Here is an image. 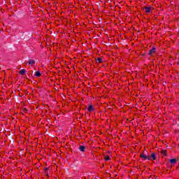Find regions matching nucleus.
<instances>
[{"mask_svg": "<svg viewBox=\"0 0 179 179\" xmlns=\"http://www.w3.org/2000/svg\"><path fill=\"white\" fill-rule=\"evenodd\" d=\"M32 36H33L31 35V34H27L25 35H22V38H23V40L29 41L30 40V38H31Z\"/></svg>", "mask_w": 179, "mask_h": 179, "instance_id": "nucleus-1", "label": "nucleus"}, {"mask_svg": "<svg viewBox=\"0 0 179 179\" xmlns=\"http://www.w3.org/2000/svg\"><path fill=\"white\" fill-rule=\"evenodd\" d=\"M140 157L144 160H150V156H146L145 154L140 155Z\"/></svg>", "mask_w": 179, "mask_h": 179, "instance_id": "nucleus-2", "label": "nucleus"}, {"mask_svg": "<svg viewBox=\"0 0 179 179\" xmlns=\"http://www.w3.org/2000/svg\"><path fill=\"white\" fill-rule=\"evenodd\" d=\"M156 52V48L153 47L151 50H150L149 55H153Z\"/></svg>", "mask_w": 179, "mask_h": 179, "instance_id": "nucleus-3", "label": "nucleus"}, {"mask_svg": "<svg viewBox=\"0 0 179 179\" xmlns=\"http://www.w3.org/2000/svg\"><path fill=\"white\" fill-rule=\"evenodd\" d=\"M87 110L90 111V113H92V111H94V108L92 105H90L88 106Z\"/></svg>", "mask_w": 179, "mask_h": 179, "instance_id": "nucleus-4", "label": "nucleus"}, {"mask_svg": "<svg viewBox=\"0 0 179 179\" xmlns=\"http://www.w3.org/2000/svg\"><path fill=\"white\" fill-rule=\"evenodd\" d=\"M27 63L29 64V65H33V64H36V61L31 60V59H29Z\"/></svg>", "mask_w": 179, "mask_h": 179, "instance_id": "nucleus-5", "label": "nucleus"}, {"mask_svg": "<svg viewBox=\"0 0 179 179\" xmlns=\"http://www.w3.org/2000/svg\"><path fill=\"white\" fill-rule=\"evenodd\" d=\"M161 155H162V156H167V150H162L161 151Z\"/></svg>", "mask_w": 179, "mask_h": 179, "instance_id": "nucleus-6", "label": "nucleus"}, {"mask_svg": "<svg viewBox=\"0 0 179 179\" xmlns=\"http://www.w3.org/2000/svg\"><path fill=\"white\" fill-rule=\"evenodd\" d=\"M85 149H86V147L84 145H80L79 150H80V152H85Z\"/></svg>", "mask_w": 179, "mask_h": 179, "instance_id": "nucleus-7", "label": "nucleus"}, {"mask_svg": "<svg viewBox=\"0 0 179 179\" xmlns=\"http://www.w3.org/2000/svg\"><path fill=\"white\" fill-rule=\"evenodd\" d=\"M144 9L146 13H150V7H145Z\"/></svg>", "mask_w": 179, "mask_h": 179, "instance_id": "nucleus-8", "label": "nucleus"}, {"mask_svg": "<svg viewBox=\"0 0 179 179\" xmlns=\"http://www.w3.org/2000/svg\"><path fill=\"white\" fill-rule=\"evenodd\" d=\"M35 76L39 78V76H41V73H40V71L35 72Z\"/></svg>", "mask_w": 179, "mask_h": 179, "instance_id": "nucleus-9", "label": "nucleus"}, {"mask_svg": "<svg viewBox=\"0 0 179 179\" xmlns=\"http://www.w3.org/2000/svg\"><path fill=\"white\" fill-rule=\"evenodd\" d=\"M170 162L171 164H175V163L177 162V159H170Z\"/></svg>", "mask_w": 179, "mask_h": 179, "instance_id": "nucleus-10", "label": "nucleus"}, {"mask_svg": "<svg viewBox=\"0 0 179 179\" xmlns=\"http://www.w3.org/2000/svg\"><path fill=\"white\" fill-rule=\"evenodd\" d=\"M96 62H99V64H102L103 60L101 59V58L99 57L96 59Z\"/></svg>", "mask_w": 179, "mask_h": 179, "instance_id": "nucleus-11", "label": "nucleus"}, {"mask_svg": "<svg viewBox=\"0 0 179 179\" xmlns=\"http://www.w3.org/2000/svg\"><path fill=\"white\" fill-rule=\"evenodd\" d=\"M20 73L22 76L24 75V73H26V70H25V69H21V70L20 71Z\"/></svg>", "mask_w": 179, "mask_h": 179, "instance_id": "nucleus-12", "label": "nucleus"}, {"mask_svg": "<svg viewBox=\"0 0 179 179\" xmlns=\"http://www.w3.org/2000/svg\"><path fill=\"white\" fill-rule=\"evenodd\" d=\"M151 157H152V160H156V154L152 153Z\"/></svg>", "mask_w": 179, "mask_h": 179, "instance_id": "nucleus-13", "label": "nucleus"}, {"mask_svg": "<svg viewBox=\"0 0 179 179\" xmlns=\"http://www.w3.org/2000/svg\"><path fill=\"white\" fill-rule=\"evenodd\" d=\"M47 170H48V168L44 169L45 174H46V176H48V172L47 171Z\"/></svg>", "mask_w": 179, "mask_h": 179, "instance_id": "nucleus-14", "label": "nucleus"}, {"mask_svg": "<svg viewBox=\"0 0 179 179\" xmlns=\"http://www.w3.org/2000/svg\"><path fill=\"white\" fill-rule=\"evenodd\" d=\"M105 160H106V162L110 160V157H109L108 155H106V156L105 157Z\"/></svg>", "mask_w": 179, "mask_h": 179, "instance_id": "nucleus-15", "label": "nucleus"}]
</instances>
